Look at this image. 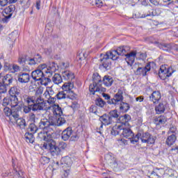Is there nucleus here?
<instances>
[{"mask_svg": "<svg viewBox=\"0 0 178 178\" xmlns=\"http://www.w3.org/2000/svg\"><path fill=\"white\" fill-rule=\"evenodd\" d=\"M130 51V47L127 46L119 47L116 50H113L112 51H107L106 54L103 55V57L100 59V67H104L106 70H109L111 66H112V60H118L119 56L118 55H124L126 52Z\"/></svg>", "mask_w": 178, "mask_h": 178, "instance_id": "nucleus-1", "label": "nucleus"}, {"mask_svg": "<svg viewBox=\"0 0 178 178\" xmlns=\"http://www.w3.org/2000/svg\"><path fill=\"white\" fill-rule=\"evenodd\" d=\"M38 137L46 141L43 145L42 148L44 149H48L49 152L52 156H58L60 155L61 150L58 146H56V142L52 139V135L49 134L48 131L40 132Z\"/></svg>", "mask_w": 178, "mask_h": 178, "instance_id": "nucleus-2", "label": "nucleus"}, {"mask_svg": "<svg viewBox=\"0 0 178 178\" xmlns=\"http://www.w3.org/2000/svg\"><path fill=\"white\" fill-rule=\"evenodd\" d=\"M42 90H38L35 92V96L28 97L26 99V104H32L33 112H40V111H44L45 108V100L41 96Z\"/></svg>", "mask_w": 178, "mask_h": 178, "instance_id": "nucleus-3", "label": "nucleus"}, {"mask_svg": "<svg viewBox=\"0 0 178 178\" xmlns=\"http://www.w3.org/2000/svg\"><path fill=\"white\" fill-rule=\"evenodd\" d=\"M66 123V120L63 118H56L53 117L48 119H42L39 122V129L41 130H48L51 126H62Z\"/></svg>", "mask_w": 178, "mask_h": 178, "instance_id": "nucleus-4", "label": "nucleus"}, {"mask_svg": "<svg viewBox=\"0 0 178 178\" xmlns=\"http://www.w3.org/2000/svg\"><path fill=\"white\" fill-rule=\"evenodd\" d=\"M102 97L107 101V104L109 105L118 106V105H119V104L123 101V90H122V89H119L118 92L114 95L113 98H111V95L106 93H102Z\"/></svg>", "mask_w": 178, "mask_h": 178, "instance_id": "nucleus-5", "label": "nucleus"}, {"mask_svg": "<svg viewBox=\"0 0 178 178\" xmlns=\"http://www.w3.org/2000/svg\"><path fill=\"white\" fill-rule=\"evenodd\" d=\"M45 69V63L39 65L37 69L32 72V79L35 81H40V83H44V79H45V73L47 74Z\"/></svg>", "mask_w": 178, "mask_h": 178, "instance_id": "nucleus-6", "label": "nucleus"}, {"mask_svg": "<svg viewBox=\"0 0 178 178\" xmlns=\"http://www.w3.org/2000/svg\"><path fill=\"white\" fill-rule=\"evenodd\" d=\"M56 94L52 88L49 87L47 88L43 95L47 99L49 105H54L56 102Z\"/></svg>", "mask_w": 178, "mask_h": 178, "instance_id": "nucleus-7", "label": "nucleus"}, {"mask_svg": "<svg viewBox=\"0 0 178 178\" xmlns=\"http://www.w3.org/2000/svg\"><path fill=\"white\" fill-rule=\"evenodd\" d=\"M92 81L93 83L90 84L89 86V91L90 92V94H92V95H94V88H95L98 86L102 85V79H101V76H99V74H98V72L93 74Z\"/></svg>", "mask_w": 178, "mask_h": 178, "instance_id": "nucleus-8", "label": "nucleus"}, {"mask_svg": "<svg viewBox=\"0 0 178 178\" xmlns=\"http://www.w3.org/2000/svg\"><path fill=\"white\" fill-rule=\"evenodd\" d=\"M16 10V6L15 5H10L8 7H6L3 10V16L4 17L2 19V22L3 23H8L9 20H10V17L13 16V12Z\"/></svg>", "mask_w": 178, "mask_h": 178, "instance_id": "nucleus-9", "label": "nucleus"}, {"mask_svg": "<svg viewBox=\"0 0 178 178\" xmlns=\"http://www.w3.org/2000/svg\"><path fill=\"white\" fill-rule=\"evenodd\" d=\"M155 140H156V137L152 134H149V132H143L141 131V142L143 144H155Z\"/></svg>", "mask_w": 178, "mask_h": 178, "instance_id": "nucleus-10", "label": "nucleus"}, {"mask_svg": "<svg viewBox=\"0 0 178 178\" xmlns=\"http://www.w3.org/2000/svg\"><path fill=\"white\" fill-rule=\"evenodd\" d=\"M74 87V83L73 81H67L63 85L62 89L63 91L65 92L66 94H68L70 97H72V95H74V97H76V94H74L73 90H73Z\"/></svg>", "mask_w": 178, "mask_h": 178, "instance_id": "nucleus-11", "label": "nucleus"}, {"mask_svg": "<svg viewBox=\"0 0 178 178\" xmlns=\"http://www.w3.org/2000/svg\"><path fill=\"white\" fill-rule=\"evenodd\" d=\"M151 65H154V62L148 63L145 67H138L135 72L137 76H147V72L151 70Z\"/></svg>", "mask_w": 178, "mask_h": 178, "instance_id": "nucleus-12", "label": "nucleus"}, {"mask_svg": "<svg viewBox=\"0 0 178 178\" xmlns=\"http://www.w3.org/2000/svg\"><path fill=\"white\" fill-rule=\"evenodd\" d=\"M129 51H127L124 54V55H118V56H126L125 60L127 62L128 65L131 66L133 63H134V60H136V56L137 55L136 51H131L130 53H128Z\"/></svg>", "mask_w": 178, "mask_h": 178, "instance_id": "nucleus-13", "label": "nucleus"}, {"mask_svg": "<svg viewBox=\"0 0 178 178\" xmlns=\"http://www.w3.org/2000/svg\"><path fill=\"white\" fill-rule=\"evenodd\" d=\"M27 62H28V65H29L30 66L39 65V63L42 62V56H41V54H37L34 56L33 58H29Z\"/></svg>", "mask_w": 178, "mask_h": 178, "instance_id": "nucleus-14", "label": "nucleus"}, {"mask_svg": "<svg viewBox=\"0 0 178 178\" xmlns=\"http://www.w3.org/2000/svg\"><path fill=\"white\" fill-rule=\"evenodd\" d=\"M48 65H49V67L45 63L46 74H49L48 77H51V76H52V74L55 73V72H56V67L58 66V65L56 63H55V62H49Z\"/></svg>", "mask_w": 178, "mask_h": 178, "instance_id": "nucleus-15", "label": "nucleus"}, {"mask_svg": "<svg viewBox=\"0 0 178 178\" xmlns=\"http://www.w3.org/2000/svg\"><path fill=\"white\" fill-rule=\"evenodd\" d=\"M169 70H170V68L166 69V67L163 65L161 66L158 73V75L160 77V79H163V80H165V78L163 77H170V76H172V72L169 73Z\"/></svg>", "mask_w": 178, "mask_h": 178, "instance_id": "nucleus-16", "label": "nucleus"}, {"mask_svg": "<svg viewBox=\"0 0 178 178\" xmlns=\"http://www.w3.org/2000/svg\"><path fill=\"white\" fill-rule=\"evenodd\" d=\"M121 137L130 140L133 138V137H134V133H133V131H131L130 128H124L122 126L121 131Z\"/></svg>", "mask_w": 178, "mask_h": 178, "instance_id": "nucleus-17", "label": "nucleus"}, {"mask_svg": "<svg viewBox=\"0 0 178 178\" xmlns=\"http://www.w3.org/2000/svg\"><path fill=\"white\" fill-rule=\"evenodd\" d=\"M11 111V115L15 119V120H17L20 118V112H22V109L23 108V104H20L19 106L17 107H12Z\"/></svg>", "mask_w": 178, "mask_h": 178, "instance_id": "nucleus-18", "label": "nucleus"}, {"mask_svg": "<svg viewBox=\"0 0 178 178\" xmlns=\"http://www.w3.org/2000/svg\"><path fill=\"white\" fill-rule=\"evenodd\" d=\"M13 81H15V78H13V75L10 74H7L2 79L3 86H5V87L12 86V84H13Z\"/></svg>", "mask_w": 178, "mask_h": 178, "instance_id": "nucleus-19", "label": "nucleus"}, {"mask_svg": "<svg viewBox=\"0 0 178 178\" xmlns=\"http://www.w3.org/2000/svg\"><path fill=\"white\" fill-rule=\"evenodd\" d=\"M99 120L104 126H109V124H112L114 122L113 120L106 113L100 116Z\"/></svg>", "mask_w": 178, "mask_h": 178, "instance_id": "nucleus-20", "label": "nucleus"}, {"mask_svg": "<svg viewBox=\"0 0 178 178\" xmlns=\"http://www.w3.org/2000/svg\"><path fill=\"white\" fill-rule=\"evenodd\" d=\"M130 120H131V116H130V115L129 114H125L124 115L119 117L118 123H121V126L122 127L123 125L130 126V124H129V122H130Z\"/></svg>", "mask_w": 178, "mask_h": 178, "instance_id": "nucleus-21", "label": "nucleus"}, {"mask_svg": "<svg viewBox=\"0 0 178 178\" xmlns=\"http://www.w3.org/2000/svg\"><path fill=\"white\" fill-rule=\"evenodd\" d=\"M66 98H70V99H74L76 98V96L68 95L65 91H60L56 93V99L60 100V99H66Z\"/></svg>", "mask_w": 178, "mask_h": 178, "instance_id": "nucleus-22", "label": "nucleus"}, {"mask_svg": "<svg viewBox=\"0 0 178 178\" xmlns=\"http://www.w3.org/2000/svg\"><path fill=\"white\" fill-rule=\"evenodd\" d=\"M10 102L11 108H17L22 103L20 98L17 95H11L10 96Z\"/></svg>", "mask_w": 178, "mask_h": 178, "instance_id": "nucleus-23", "label": "nucleus"}, {"mask_svg": "<svg viewBox=\"0 0 178 178\" xmlns=\"http://www.w3.org/2000/svg\"><path fill=\"white\" fill-rule=\"evenodd\" d=\"M161 100V92L160 91H154L149 96V101L153 102L154 105H156Z\"/></svg>", "mask_w": 178, "mask_h": 178, "instance_id": "nucleus-24", "label": "nucleus"}, {"mask_svg": "<svg viewBox=\"0 0 178 178\" xmlns=\"http://www.w3.org/2000/svg\"><path fill=\"white\" fill-rule=\"evenodd\" d=\"M62 77L63 80H65V81H73L74 80V73L70 72V71H65L62 72Z\"/></svg>", "mask_w": 178, "mask_h": 178, "instance_id": "nucleus-25", "label": "nucleus"}, {"mask_svg": "<svg viewBox=\"0 0 178 178\" xmlns=\"http://www.w3.org/2000/svg\"><path fill=\"white\" fill-rule=\"evenodd\" d=\"M73 134V130H72L71 127H67L64 131H63L61 134V138L63 141H67Z\"/></svg>", "mask_w": 178, "mask_h": 178, "instance_id": "nucleus-26", "label": "nucleus"}, {"mask_svg": "<svg viewBox=\"0 0 178 178\" xmlns=\"http://www.w3.org/2000/svg\"><path fill=\"white\" fill-rule=\"evenodd\" d=\"M53 106V113L54 115V116H56V119H59V118H62L60 117L61 115H63V111H62V108H60V106H59V104H55V103L54 104H52Z\"/></svg>", "mask_w": 178, "mask_h": 178, "instance_id": "nucleus-27", "label": "nucleus"}, {"mask_svg": "<svg viewBox=\"0 0 178 178\" xmlns=\"http://www.w3.org/2000/svg\"><path fill=\"white\" fill-rule=\"evenodd\" d=\"M17 80L19 83H29L30 75L28 73L20 72L17 76Z\"/></svg>", "mask_w": 178, "mask_h": 178, "instance_id": "nucleus-28", "label": "nucleus"}, {"mask_svg": "<svg viewBox=\"0 0 178 178\" xmlns=\"http://www.w3.org/2000/svg\"><path fill=\"white\" fill-rule=\"evenodd\" d=\"M154 44L159 47L160 49L165 51V52H170L171 51V43H159V42H155Z\"/></svg>", "mask_w": 178, "mask_h": 178, "instance_id": "nucleus-29", "label": "nucleus"}, {"mask_svg": "<svg viewBox=\"0 0 178 178\" xmlns=\"http://www.w3.org/2000/svg\"><path fill=\"white\" fill-rule=\"evenodd\" d=\"M102 83H103L106 87H111L113 84V78L109 75H105L103 77Z\"/></svg>", "mask_w": 178, "mask_h": 178, "instance_id": "nucleus-30", "label": "nucleus"}, {"mask_svg": "<svg viewBox=\"0 0 178 178\" xmlns=\"http://www.w3.org/2000/svg\"><path fill=\"white\" fill-rule=\"evenodd\" d=\"M104 159L106 160V163L110 165V166H115V165H116V159H115V157L111 155V154H106L104 156Z\"/></svg>", "mask_w": 178, "mask_h": 178, "instance_id": "nucleus-31", "label": "nucleus"}, {"mask_svg": "<svg viewBox=\"0 0 178 178\" xmlns=\"http://www.w3.org/2000/svg\"><path fill=\"white\" fill-rule=\"evenodd\" d=\"M176 140H177V136H176L175 134H170L166 139L165 144L170 147L176 143Z\"/></svg>", "mask_w": 178, "mask_h": 178, "instance_id": "nucleus-32", "label": "nucleus"}, {"mask_svg": "<svg viewBox=\"0 0 178 178\" xmlns=\"http://www.w3.org/2000/svg\"><path fill=\"white\" fill-rule=\"evenodd\" d=\"M122 125H115L111 129V134L112 136H122Z\"/></svg>", "mask_w": 178, "mask_h": 178, "instance_id": "nucleus-33", "label": "nucleus"}, {"mask_svg": "<svg viewBox=\"0 0 178 178\" xmlns=\"http://www.w3.org/2000/svg\"><path fill=\"white\" fill-rule=\"evenodd\" d=\"M168 122V119L164 115H160L159 117H155L154 123L156 126L160 124H165Z\"/></svg>", "mask_w": 178, "mask_h": 178, "instance_id": "nucleus-34", "label": "nucleus"}, {"mask_svg": "<svg viewBox=\"0 0 178 178\" xmlns=\"http://www.w3.org/2000/svg\"><path fill=\"white\" fill-rule=\"evenodd\" d=\"M12 163L14 169L15 178H23V172H22V170H17V169L15 167L16 164L15 163V159H12Z\"/></svg>", "mask_w": 178, "mask_h": 178, "instance_id": "nucleus-35", "label": "nucleus"}, {"mask_svg": "<svg viewBox=\"0 0 178 178\" xmlns=\"http://www.w3.org/2000/svg\"><path fill=\"white\" fill-rule=\"evenodd\" d=\"M119 108L124 113H126L129 109H130V105L128 103L123 102L121 101L118 104Z\"/></svg>", "mask_w": 178, "mask_h": 178, "instance_id": "nucleus-36", "label": "nucleus"}, {"mask_svg": "<svg viewBox=\"0 0 178 178\" xmlns=\"http://www.w3.org/2000/svg\"><path fill=\"white\" fill-rule=\"evenodd\" d=\"M60 163L61 165H64L62 166L63 168H64V166H72V159L70 156L62 158Z\"/></svg>", "mask_w": 178, "mask_h": 178, "instance_id": "nucleus-37", "label": "nucleus"}, {"mask_svg": "<svg viewBox=\"0 0 178 178\" xmlns=\"http://www.w3.org/2000/svg\"><path fill=\"white\" fill-rule=\"evenodd\" d=\"M165 104L163 103H159L157 106H155L156 113L157 115H161L165 112Z\"/></svg>", "mask_w": 178, "mask_h": 178, "instance_id": "nucleus-38", "label": "nucleus"}, {"mask_svg": "<svg viewBox=\"0 0 178 178\" xmlns=\"http://www.w3.org/2000/svg\"><path fill=\"white\" fill-rule=\"evenodd\" d=\"M16 120L17 125L20 127V129H26V126H27V124H26V120L23 118H17Z\"/></svg>", "mask_w": 178, "mask_h": 178, "instance_id": "nucleus-39", "label": "nucleus"}, {"mask_svg": "<svg viewBox=\"0 0 178 178\" xmlns=\"http://www.w3.org/2000/svg\"><path fill=\"white\" fill-rule=\"evenodd\" d=\"M53 83L54 84H60L62 81H63V78H62V76L59 74H55L52 78Z\"/></svg>", "mask_w": 178, "mask_h": 178, "instance_id": "nucleus-40", "label": "nucleus"}, {"mask_svg": "<svg viewBox=\"0 0 178 178\" xmlns=\"http://www.w3.org/2000/svg\"><path fill=\"white\" fill-rule=\"evenodd\" d=\"M95 104L99 108H104L106 105V102L102 99V98L99 97L95 100Z\"/></svg>", "mask_w": 178, "mask_h": 178, "instance_id": "nucleus-41", "label": "nucleus"}, {"mask_svg": "<svg viewBox=\"0 0 178 178\" xmlns=\"http://www.w3.org/2000/svg\"><path fill=\"white\" fill-rule=\"evenodd\" d=\"M140 139L141 140V131H138V134L131 138V144H136Z\"/></svg>", "mask_w": 178, "mask_h": 178, "instance_id": "nucleus-42", "label": "nucleus"}, {"mask_svg": "<svg viewBox=\"0 0 178 178\" xmlns=\"http://www.w3.org/2000/svg\"><path fill=\"white\" fill-rule=\"evenodd\" d=\"M10 97L12 95H19L20 94V90L17 89V87H11L9 90Z\"/></svg>", "mask_w": 178, "mask_h": 178, "instance_id": "nucleus-43", "label": "nucleus"}, {"mask_svg": "<svg viewBox=\"0 0 178 178\" xmlns=\"http://www.w3.org/2000/svg\"><path fill=\"white\" fill-rule=\"evenodd\" d=\"M22 108L24 113H30L33 111V104L30 103L28 104V106H26L22 104Z\"/></svg>", "mask_w": 178, "mask_h": 178, "instance_id": "nucleus-44", "label": "nucleus"}, {"mask_svg": "<svg viewBox=\"0 0 178 178\" xmlns=\"http://www.w3.org/2000/svg\"><path fill=\"white\" fill-rule=\"evenodd\" d=\"M37 130H38V127H37V125L34 123H30L29 128H28V131H31V133L35 134L37 133Z\"/></svg>", "mask_w": 178, "mask_h": 178, "instance_id": "nucleus-45", "label": "nucleus"}, {"mask_svg": "<svg viewBox=\"0 0 178 178\" xmlns=\"http://www.w3.org/2000/svg\"><path fill=\"white\" fill-rule=\"evenodd\" d=\"M108 117L111 119H118L119 118V113H118V110H112L108 113Z\"/></svg>", "mask_w": 178, "mask_h": 178, "instance_id": "nucleus-46", "label": "nucleus"}, {"mask_svg": "<svg viewBox=\"0 0 178 178\" xmlns=\"http://www.w3.org/2000/svg\"><path fill=\"white\" fill-rule=\"evenodd\" d=\"M29 122H31V123H37L36 120H38V118H37L35 117V114L31 113V114H29Z\"/></svg>", "mask_w": 178, "mask_h": 178, "instance_id": "nucleus-47", "label": "nucleus"}, {"mask_svg": "<svg viewBox=\"0 0 178 178\" xmlns=\"http://www.w3.org/2000/svg\"><path fill=\"white\" fill-rule=\"evenodd\" d=\"M94 95L95 94V92H100V91L102 92H105V91H106V88H102L101 85H98L95 87V88H94Z\"/></svg>", "mask_w": 178, "mask_h": 178, "instance_id": "nucleus-48", "label": "nucleus"}, {"mask_svg": "<svg viewBox=\"0 0 178 178\" xmlns=\"http://www.w3.org/2000/svg\"><path fill=\"white\" fill-rule=\"evenodd\" d=\"M8 105H10V97H5L3 99L2 106H4V108H8Z\"/></svg>", "mask_w": 178, "mask_h": 178, "instance_id": "nucleus-49", "label": "nucleus"}, {"mask_svg": "<svg viewBox=\"0 0 178 178\" xmlns=\"http://www.w3.org/2000/svg\"><path fill=\"white\" fill-rule=\"evenodd\" d=\"M3 111L6 116H10L12 114V109L9 107H4Z\"/></svg>", "mask_w": 178, "mask_h": 178, "instance_id": "nucleus-50", "label": "nucleus"}, {"mask_svg": "<svg viewBox=\"0 0 178 178\" xmlns=\"http://www.w3.org/2000/svg\"><path fill=\"white\" fill-rule=\"evenodd\" d=\"M9 38L11 41H16V38H17V32H13L11 34L9 35Z\"/></svg>", "mask_w": 178, "mask_h": 178, "instance_id": "nucleus-51", "label": "nucleus"}, {"mask_svg": "<svg viewBox=\"0 0 178 178\" xmlns=\"http://www.w3.org/2000/svg\"><path fill=\"white\" fill-rule=\"evenodd\" d=\"M3 67H4V70L6 72L12 71V65L10 64H9V63H5L4 65H3Z\"/></svg>", "mask_w": 178, "mask_h": 178, "instance_id": "nucleus-52", "label": "nucleus"}, {"mask_svg": "<svg viewBox=\"0 0 178 178\" xmlns=\"http://www.w3.org/2000/svg\"><path fill=\"white\" fill-rule=\"evenodd\" d=\"M67 147V145L66 144V143L60 142L58 144V148L59 149H60V151H62V149H66Z\"/></svg>", "mask_w": 178, "mask_h": 178, "instance_id": "nucleus-53", "label": "nucleus"}, {"mask_svg": "<svg viewBox=\"0 0 178 178\" xmlns=\"http://www.w3.org/2000/svg\"><path fill=\"white\" fill-rule=\"evenodd\" d=\"M40 161L43 165H45L47 163H49V161H51V159L47 156H43L41 158Z\"/></svg>", "mask_w": 178, "mask_h": 178, "instance_id": "nucleus-54", "label": "nucleus"}, {"mask_svg": "<svg viewBox=\"0 0 178 178\" xmlns=\"http://www.w3.org/2000/svg\"><path fill=\"white\" fill-rule=\"evenodd\" d=\"M149 16H155V11H152V13H149L147 14H143L142 15L140 16L141 19H143V17H148Z\"/></svg>", "mask_w": 178, "mask_h": 178, "instance_id": "nucleus-55", "label": "nucleus"}, {"mask_svg": "<svg viewBox=\"0 0 178 178\" xmlns=\"http://www.w3.org/2000/svg\"><path fill=\"white\" fill-rule=\"evenodd\" d=\"M177 130V129L176 128V127H171L168 132V134L170 135V133H172V134H176V131Z\"/></svg>", "mask_w": 178, "mask_h": 178, "instance_id": "nucleus-56", "label": "nucleus"}, {"mask_svg": "<svg viewBox=\"0 0 178 178\" xmlns=\"http://www.w3.org/2000/svg\"><path fill=\"white\" fill-rule=\"evenodd\" d=\"M90 112L91 113H95V115H97V106H94V105H92L90 107V109H89Z\"/></svg>", "mask_w": 178, "mask_h": 178, "instance_id": "nucleus-57", "label": "nucleus"}, {"mask_svg": "<svg viewBox=\"0 0 178 178\" xmlns=\"http://www.w3.org/2000/svg\"><path fill=\"white\" fill-rule=\"evenodd\" d=\"M77 140H79V135H77L76 134H73L70 137V140L77 141Z\"/></svg>", "mask_w": 178, "mask_h": 178, "instance_id": "nucleus-58", "label": "nucleus"}, {"mask_svg": "<svg viewBox=\"0 0 178 178\" xmlns=\"http://www.w3.org/2000/svg\"><path fill=\"white\" fill-rule=\"evenodd\" d=\"M12 69L13 70V71H11L13 73H15L16 72H19V70H20V67H19V65H12Z\"/></svg>", "mask_w": 178, "mask_h": 178, "instance_id": "nucleus-59", "label": "nucleus"}, {"mask_svg": "<svg viewBox=\"0 0 178 178\" xmlns=\"http://www.w3.org/2000/svg\"><path fill=\"white\" fill-rule=\"evenodd\" d=\"M44 81L45 82L44 83ZM48 83H51V79L44 76V79H43V82L41 83V84H43L44 86H48Z\"/></svg>", "mask_w": 178, "mask_h": 178, "instance_id": "nucleus-60", "label": "nucleus"}, {"mask_svg": "<svg viewBox=\"0 0 178 178\" xmlns=\"http://www.w3.org/2000/svg\"><path fill=\"white\" fill-rule=\"evenodd\" d=\"M9 3V0H0V6H6Z\"/></svg>", "mask_w": 178, "mask_h": 178, "instance_id": "nucleus-61", "label": "nucleus"}, {"mask_svg": "<svg viewBox=\"0 0 178 178\" xmlns=\"http://www.w3.org/2000/svg\"><path fill=\"white\" fill-rule=\"evenodd\" d=\"M24 137L26 138V143H30L31 144H33V143H34V138H31L26 135H24Z\"/></svg>", "mask_w": 178, "mask_h": 178, "instance_id": "nucleus-62", "label": "nucleus"}, {"mask_svg": "<svg viewBox=\"0 0 178 178\" xmlns=\"http://www.w3.org/2000/svg\"><path fill=\"white\" fill-rule=\"evenodd\" d=\"M69 170H64L63 172L62 178H67V176H69Z\"/></svg>", "mask_w": 178, "mask_h": 178, "instance_id": "nucleus-63", "label": "nucleus"}, {"mask_svg": "<svg viewBox=\"0 0 178 178\" xmlns=\"http://www.w3.org/2000/svg\"><path fill=\"white\" fill-rule=\"evenodd\" d=\"M172 49H173L174 51H177V52H178V45L171 43V51Z\"/></svg>", "mask_w": 178, "mask_h": 178, "instance_id": "nucleus-64", "label": "nucleus"}]
</instances>
